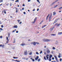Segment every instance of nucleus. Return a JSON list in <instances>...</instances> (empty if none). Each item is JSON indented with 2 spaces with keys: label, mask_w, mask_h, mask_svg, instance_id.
I'll list each match as a JSON object with an SVG mask.
<instances>
[{
  "label": "nucleus",
  "mask_w": 62,
  "mask_h": 62,
  "mask_svg": "<svg viewBox=\"0 0 62 62\" xmlns=\"http://www.w3.org/2000/svg\"><path fill=\"white\" fill-rule=\"evenodd\" d=\"M43 41H50L51 40L49 39H44L43 40Z\"/></svg>",
  "instance_id": "1"
},
{
  "label": "nucleus",
  "mask_w": 62,
  "mask_h": 62,
  "mask_svg": "<svg viewBox=\"0 0 62 62\" xmlns=\"http://www.w3.org/2000/svg\"><path fill=\"white\" fill-rule=\"evenodd\" d=\"M37 19V17H36L34 19V21L32 22V23H35Z\"/></svg>",
  "instance_id": "2"
},
{
  "label": "nucleus",
  "mask_w": 62,
  "mask_h": 62,
  "mask_svg": "<svg viewBox=\"0 0 62 62\" xmlns=\"http://www.w3.org/2000/svg\"><path fill=\"white\" fill-rule=\"evenodd\" d=\"M31 44H33L35 46L36 45V42H33L31 43Z\"/></svg>",
  "instance_id": "3"
},
{
  "label": "nucleus",
  "mask_w": 62,
  "mask_h": 62,
  "mask_svg": "<svg viewBox=\"0 0 62 62\" xmlns=\"http://www.w3.org/2000/svg\"><path fill=\"white\" fill-rule=\"evenodd\" d=\"M24 53L25 55H27V51L26 50L25 51Z\"/></svg>",
  "instance_id": "4"
},
{
  "label": "nucleus",
  "mask_w": 62,
  "mask_h": 62,
  "mask_svg": "<svg viewBox=\"0 0 62 62\" xmlns=\"http://www.w3.org/2000/svg\"><path fill=\"white\" fill-rule=\"evenodd\" d=\"M54 57H55V59L57 62H59V61H58V60L57 59V57H56V56H54Z\"/></svg>",
  "instance_id": "5"
},
{
  "label": "nucleus",
  "mask_w": 62,
  "mask_h": 62,
  "mask_svg": "<svg viewBox=\"0 0 62 62\" xmlns=\"http://www.w3.org/2000/svg\"><path fill=\"white\" fill-rule=\"evenodd\" d=\"M52 15H50L49 17V21L50 22L51 21V17H52Z\"/></svg>",
  "instance_id": "6"
},
{
  "label": "nucleus",
  "mask_w": 62,
  "mask_h": 62,
  "mask_svg": "<svg viewBox=\"0 0 62 62\" xmlns=\"http://www.w3.org/2000/svg\"><path fill=\"white\" fill-rule=\"evenodd\" d=\"M6 39L7 40V41L6 42V43H8V41H9V40H8V37H6Z\"/></svg>",
  "instance_id": "7"
},
{
  "label": "nucleus",
  "mask_w": 62,
  "mask_h": 62,
  "mask_svg": "<svg viewBox=\"0 0 62 62\" xmlns=\"http://www.w3.org/2000/svg\"><path fill=\"white\" fill-rule=\"evenodd\" d=\"M39 56H37V57L35 58V60L36 61H37V60L38 59H39Z\"/></svg>",
  "instance_id": "8"
},
{
  "label": "nucleus",
  "mask_w": 62,
  "mask_h": 62,
  "mask_svg": "<svg viewBox=\"0 0 62 62\" xmlns=\"http://www.w3.org/2000/svg\"><path fill=\"white\" fill-rule=\"evenodd\" d=\"M46 52L48 53H50V51L48 49L46 51Z\"/></svg>",
  "instance_id": "9"
},
{
  "label": "nucleus",
  "mask_w": 62,
  "mask_h": 62,
  "mask_svg": "<svg viewBox=\"0 0 62 62\" xmlns=\"http://www.w3.org/2000/svg\"><path fill=\"white\" fill-rule=\"evenodd\" d=\"M55 25H56L57 26H59L60 25V24H58L57 23L55 24Z\"/></svg>",
  "instance_id": "10"
},
{
  "label": "nucleus",
  "mask_w": 62,
  "mask_h": 62,
  "mask_svg": "<svg viewBox=\"0 0 62 62\" xmlns=\"http://www.w3.org/2000/svg\"><path fill=\"white\" fill-rule=\"evenodd\" d=\"M29 54L30 55H31L32 54V52H30L29 53Z\"/></svg>",
  "instance_id": "11"
},
{
  "label": "nucleus",
  "mask_w": 62,
  "mask_h": 62,
  "mask_svg": "<svg viewBox=\"0 0 62 62\" xmlns=\"http://www.w3.org/2000/svg\"><path fill=\"white\" fill-rule=\"evenodd\" d=\"M21 46H24L25 45V44L24 43H22L20 45Z\"/></svg>",
  "instance_id": "12"
},
{
  "label": "nucleus",
  "mask_w": 62,
  "mask_h": 62,
  "mask_svg": "<svg viewBox=\"0 0 62 62\" xmlns=\"http://www.w3.org/2000/svg\"><path fill=\"white\" fill-rule=\"evenodd\" d=\"M54 27H53L52 28H51L50 29V30L51 31H52L53 30V29H54Z\"/></svg>",
  "instance_id": "13"
},
{
  "label": "nucleus",
  "mask_w": 62,
  "mask_h": 62,
  "mask_svg": "<svg viewBox=\"0 0 62 62\" xmlns=\"http://www.w3.org/2000/svg\"><path fill=\"white\" fill-rule=\"evenodd\" d=\"M51 35L53 36H56V34H52Z\"/></svg>",
  "instance_id": "14"
},
{
  "label": "nucleus",
  "mask_w": 62,
  "mask_h": 62,
  "mask_svg": "<svg viewBox=\"0 0 62 62\" xmlns=\"http://www.w3.org/2000/svg\"><path fill=\"white\" fill-rule=\"evenodd\" d=\"M59 19H57V20H55L54 22V23H56V21H57L58 20H59Z\"/></svg>",
  "instance_id": "15"
},
{
  "label": "nucleus",
  "mask_w": 62,
  "mask_h": 62,
  "mask_svg": "<svg viewBox=\"0 0 62 62\" xmlns=\"http://www.w3.org/2000/svg\"><path fill=\"white\" fill-rule=\"evenodd\" d=\"M18 27L17 26V25H16L14 27V28H17V27Z\"/></svg>",
  "instance_id": "16"
},
{
  "label": "nucleus",
  "mask_w": 62,
  "mask_h": 62,
  "mask_svg": "<svg viewBox=\"0 0 62 62\" xmlns=\"http://www.w3.org/2000/svg\"><path fill=\"white\" fill-rule=\"evenodd\" d=\"M61 34H62V32H59L58 33V35H61Z\"/></svg>",
  "instance_id": "17"
},
{
  "label": "nucleus",
  "mask_w": 62,
  "mask_h": 62,
  "mask_svg": "<svg viewBox=\"0 0 62 62\" xmlns=\"http://www.w3.org/2000/svg\"><path fill=\"white\" fill-rule=\"evenodd\" d=\"M14 61H16V62H20V61H18V60H14Z\"/></svg>",
  "instance_id": "18"
},
{
  "label": "nucleus",
  "mask_w": 62,
  "mask_h": 62,
  "mask_svg": "<svg viewBox=\"0 0 62 62\" xmlns=\"http://www.w3.org/2000/svg\"><path fill=\"white\" fill-rule=\"evenodd\" d=\"M59 5V4H58V5H55V7H54V8H56V7H57V6H58Z\"/></svg>",
  "instance_id": "19"
},
{
  "label": "nucleus",
  "mask_w": 62,
  "mask_h": 62,
  "mask_svg": "<svg viewBox=\"0 0 62 62\" xmlns=\"http://www.w3.org/2000/svg\"><path fill=\"white\" fill-rule=\"evenodd\" d=\"M6 10H7V9L4 10V13L5 14H6Z\"/></svg>",
  "instance_id": "20"
},
{
  "label": "nucleus",
  "mask_w": 62,
  "mask_h": 62,
  "mask_svg": "<svg viewBox=\"0 0 62 62\" xmlns=\"http://www.w3.org/2000/svg\"><path fill=\"white\" fill-rule=\"evenodd\" d=\"M51 60H52L51 59V57H50V58H49V61H51Z\"/></svg>",
  "instance_id": "21"
},
{
  "label": "nucleus",
  "mask_w": 62,
  "mask_h": 62,
  "mask_svg": "<svg viewBox=\"0 0 62 62\" xmlns=\"http://www.w3.org/2000/svg\"><path fill=\"white\" fill-rule=\"evenodd\" d=\"M13 58H14V59H17V58H18V57H14Z\"/></svg>",
  "instance_id": "22"
},
{
  "label": "nucleus",
  "mask_w": 62,
  "mask_h": 62,
  "mask_svg": "<svg viewBox=\"0 0 62 62\" xmlns=\"http://www.w3.org/2000/svg\"><path fill=\"white\" fill-rule=\"evenodd\" d=\"M55 14H56V13L55 12H53V15H55Z\"/></svg>",
  "instance_id": "23"
},
{
  "label": "nucleus",
  "mask_w": 62,
  "mask_h": 62,
  "mask_svg": "<svg viewBox=\"0 0 62 62\" xmlns=\"http://www.w3.org/2000/svg\"><path fill=\"white\" fill-rule=\"evenodd\" d=\"M43 21H44L43 20H42L41 22L40 23H39V24H41V23H42V22H43Z\"/></svg>",
  "instance_id": "24"
},
{
  "label": "nucleus",
  "mask_w": 62,
  "mask_h": 62,
  "mask_svg": "<svg viewBox=\"0 0 62 62\" xmlns=\"http://www.w3.org/2000/svg\"><path fill=\"white\" fill-rule=\"evenodd\" d=\"M53 57V56L52 55H50L49 56V58L50 57L51 58V57Z\"/></svg>",
  "instance_id": "25"
},
{
  "label": "nucleus",
  "mask_w": 62,
  "mask_h": 62,
  "mask_svg": "<svg viewBox=\"0 0 62 62\" xmlns=\"http://www.w3.org/2000/svg\"><path fill=\"white\" fill-rule=\"evenodd\" d=\"M17 21H18V23H19V22H21V21L19 20H17Z\"/></svg>",
  "instance_id": "26"
},
{
  "label": "nucleus",
  "mask_w": 62,
  "mask_h": 62,
  "mask_svg": "<svg viewBox=\"0 0 62 62\" xmlns=\"http://www.w3.org/2000/svg\"><path fill=\"white\" fill-rule=\"evenodd\" d=\"M49 14H48V15L47 16V17H46V20H47V19L48 18V17L49 16Z\"/></svg>",
  "instance_id": "27"
},
{
  "label": "nucleus",
  "mask_w": 62,
  "mask_h": 62,
  "mask_svg": "<svg viewBox=\"0 0 62 62\" xmlns=\"http://www.w3.org/2000/svg\"><path fill=\"white\" fill-rule=\"evenodd\" d=\"M36 54H38V55L39 54L38 52H36Z\"/></svg>",
  "instance_id": "28"
},
{
  "label": "nucleus",
  "mask_w": 62,
  "mask_h": 62,
  "mask_svg": "<svg viewBox=\"0 0 62 62\" xmlns=\"http://www.w3.org/2000/svg\"><path fill=\"white\" fill-rule=\"evenodd\" d=\"M40 61V59H39L38 60V62H39Z\"/></svg>",
  "instance_id": "29"
},
{
  "label": "nucleus",
  "mask_w": 62,
  "mask_h": 62,
  "mask_svg": "<svg viewBox=\"0 0 62 62\" xmlns=\"http://www.w3.org/2000/svg\"><path fill=\"white\" fill-rule=\"evenodd\" d=\"M53 50H55V48L54 47H53Z\"/></svg>",
  "instance_id": "30"
},
{
  "label": "nucleus",
  "mask_w": 62,
  "mask_h": 62,
  "mask_svg": "<svg viewBox=\"0 0 62 62\" xmlns=\"http://www.w3.org/2000/svg\"><path fill=\"white\" fill-rule=\"evenodd\" d=\"M62 7L59 8V9H62Z\"/></svg>",
  "instance_id": "31"
},
{
  "label": "nucleus",
  "mask_w": 62,
  "mask_h": 62,
  "mask_svg": "<svg viewBox=\"0 0 62 62\" xmlns=\"http://www.w3.org/2000/svg\"><path fill=\"white\" fill-rule=\"evenodd\" d=\"M44 59H45V60H47V59H46V58H45V57H44Z\"/></svg>",
  "instance_id": "32"
},
{
  "label": "nucleus",
  "mask_w": 62,
  "mask_h": 62,
  "mask_svg": "<svg viewBox=\"0 0 62 62\" xmlns=\"http://www.w3.org/2000/svg\"><path fill=\"white\" fill-rule=\"evenodd\" d=\"M1 28H3L4 27V26L3 25H1Z\"/></svg>",
  "instance_id": "33"
},
{
  "label": "nucleus",
  "mask_w": 62,
  "mask_h": 62,
  "mask_svg": "<svg viewBox=\"0 0 62 62\" xmlns=\"http://www.w3.org/2000/svg\"><path fill=\"white\" fill-rule=\"evenodd\" d=\"M36 42V44H39V42Z\"/></svg>",
  "instance_id": "34"
},
{
  "label": "nucleus",
  "mask_w": 62,
  "mask_h": 62,
  "mask_svg": "<svg viewBox=\"0 0 62 62\" xmlns=\"http://www.w3.org/2000/svg\"><path fill=\"white\" fill-rule=\"evenodd\" d=\"M42 51H41L40 53V54H42Z\"/></svg>",
  "instance_id": "35"
},
{
  "label": "nucleus",
  "mask_w": 62,
  "mask_h": 62,
  "mask_svg": "<svg viewBox=\"0 0 62 62\" xmlns=\"http://www.w3.org/2000/svg\"><path fill=\"white\" fill-rule=\"evenodd\" d=\"M3 2V0H0V2Z\"/></svg>",
  "instance_id": "36"
},
{
  "label": "nucleus",
  "mask_w": 62,
  "mask_h": 62,
  "mask_svg": "<svg viewBox=\"0 0 62 62\" xmlns=\"http://www.w3.org/2000/svg\"><path fill=\"white\" fill-rule=\"evenodd\" d=\"M19 2L18 0H17L15 1V2Z\"/></svg>",
  "instance_id": "37"
},
{
  "label": "nucleus",
  "mask_w": 62,
  "mask_h": 62,
  "mask_svg": "<svg viewBox=\"0 0 62 62\" xmlns=\"http://www.w3.org/2000/svg\"><path fill=\"white\" fill-rule=\"evenodd\" d=\"M10 36V34H8V38H9V37Z\"/></svg>",
  "instance_id": "38"
},
{
  "label": "nucleus",
  "mask_w": 62,
  "mask_h": 62,
  "mask_svg": "<svg viewBox=\"0 0 62 62\" xmlns=\"http://www.w3.org/2000/svg\"><path fill=\"white\" fill-rule=\"evenodd\" d=\"M13 43H15V40H14L13 41Z\"/></svg>",
  "instance_id": "39"
},
{
  "label": "nucleus",
  "mask_w": 62,
  "mask_h": 62,
  "mask_svg": "<svg viewBox=\"0 0 62 62\" xmlns=\"http://www.w3.org/2000/svg\"><path fill=\"white\" fill-rule=\"evenodd\" d=\"M0 30H1L2 31H3V29H2V28H0Z\"/></svg>",
  "instance_id": "40"
},
{
  "label": "nucleus",
  "mask_w": 62,
  "mask_h": 62,
  "mask_svg": "<svg viewBox=\"0 0 62 62\" xmlns=\"http://www.w3.org/2000/svg\"><path fill=\"white\" fill-rule=\"evenodd\" d=\"M33 11H35V9H34L32 10Z\"/></svg>",
  "instance_id": "41"
},
{
  "label": "nucleus",
  "mask_w": 62,
  "mask_h": 62,
  "mask_svg": "<svg viewBox=\"0 0 62 62\" xmlns=\"http://www.w3.org/2000/svg\"><path fill=\"white\" fill-rule=\"evenodd\" d=\"M32 61H33L34 62L35 61V60H34V59H33L32 60Z\"/></svg>",
  "instance_id": "42"
},
{
  "label": "nucleus",
  "mask_w": 62,
  "mask_h": 62,
  "mask_svg": "<svg viewBox=\"0 0 62 62\" xmlns=\"http://www.w3.org/2000/svg\"><path fill=\"white\" fill-rule=\"evenodd\" d=\"M44 27H45V26H44V25L42 27V28H44Z\"/></svg>",
  "instance_id": "43"
},
{
  "label": "nucleus",
  "mask_w": 62,
  "mask_h": 62,
  "mask_svg": "<svg viewBox=\"0 0 62 62\" xmlns=\"http://www.w3.org/2000/svg\"><path fill=\"white\" fill-rule=\"evenodd\" d=\"M23 13H24V14H26V13H25V12H24Z\"/></svg>",
  "instance_id": "44"
},
{
  "label": "nucleus",
  "mask_w": 62,
  "mask_h": 62,
  "mask_svg": "<svg viewBox=\"0 0 62 62\" xmlns=\"http://www.w3.org/2000/svg\"><path fill=\"white\" fill-rule=\"evenodd\" d=\"M60 61H62V59L61 58L60 59Z\"/></svg>",
  "instance_id": "45"
},
{
  "label": "nucleus",
  "mask_w": 62,
  "mask_h": 62,
  "mask_svg": "<svg viewBox=\"0 0 62 62\" xmlns=\"http://www.w3.org/2000/svg\"><path fill=\"white\" fill-rule=\"evenodd\" d=\"M39 9L38 8L37 10V11H39Z\"/></svg>",
  "instance_id": "46"
},
{
  "label": "nucleus",
  "mask_w": 62,
  "mask_h": 62,
  "mask_svg": "<svg viewBox=\"0 0 62 62\" xmlns=\"http://www.w3.org/2000/svg\"><path fill=\"white\" fill-rule=\"evenodd\" d=\"M58 57L59 58H60V57H61L59 55H58Z\"/></svg>",
  "instance_id": "47"
},
{
  "label": "nucleus",
  "mask_w": 62,
  "mask_h": 62,
  "mask_svg": "<svg viewBox=\"0 0 62 62\" xmlns=\"http://www.w3.org/2000/svg\"><path fill=\"white\" fill-rule=\"evenodd\" d=\"M0 39H2V36H0Z\"/></svg>",
  "instance_id": "48"
},
{
  "label": "nucleus",
  "mask_w": 62,
  "mask_h": 62,
  "mask_svg": "<svg viewBox=\"0 0 62 62\" xmlns=\"http://www.w3.org/2000/svg\"><path fill=\"white\" fill-rule=\"evenodd\" d=\"M4 45H2V47H4Z\"/></svg>",
  "instance_id": "49"
},
{
  "label": "nucleus",
  "mask_w": 62,
  "mask_h": 62,
  "mask_svg": "<svg viewBox=\"0 0 62 62\" xmlns=\"http://www.w3.org/2000/svg\"><path fill=\"white\" fill-rule=\"evenodd\" d=\"M37 1L38 2H39V0H37Z\"/></svg>",
  "instance_id": "50"
},
{
  "label": "nucleus",
  "mask_w": 62,
  "mask_h": 62,
  "mask_svg": "<svg viewBox=\"0 0 62 62\" xmlns=\"http://www.w3.org/2000/svg\"><path fill=\"white\" fill-rule=\"evenodd\" d=\"M22 23V22H20L19 23V24H21V23Z\"/></svg>",
  "instance_id": "51"
},
{
  "label": "nucleus",
  "mask_w": 62,
  "mask_h": 62,
  "mask_svg": "<svg viewBox=\"0 0 62 62\" xmlns=\"http://www.w3.org/2000/svg\"><path fill=\"white\" fill-rule=\"evenodd\" d=\"M54 57H53L52 58V59L53 60H54Z\"/></svg>",
  "instance_id": "52"
},
{
  "label": "nucleus",
  "mask_w": 62,
  "mask_h": 62,
  "mask_svg": "<svg viewBox=\"0 0 62 62\" xmlns=\"http://www.w3.org/2000/svg\"><path fill=\"white\" fill-rule=\"evenodd\" d=\"M16 33H18V31H16Z\"/></svg>",
  "instance_id": "53"
},
{
  "label": "nucleus",
  "mask_w": 62,
  "mask_h": 62,
  "mask_svg": "<svg viewBox=\"0 0 62 62\" xmlns=\"http://www.w3.org/2000/svg\"><path fill=\"white\" fill-rule=\"evenodd\" d=\"M24 8H22V10H24Z\"/></svg>",
  "instance_id": "54"
},
{
  "label": "nucleus",
  "mask_w": 62,
  "mask_h": 62,
  "mask_svg": "<svg viewBox=\"0 0 62 62\" xmlns=\"http://www.w3.org/2000/svg\"><path fill=\"white\" fill-rule=\"evenodd\" d=\"M46 58L47 59H48L49 58V57H46Z\"/></svg>",
  "instance_id": "55"
},
{
  "label": "nucleus",
  "mask_w": 62,
  "mask_h": 62,
  "mask_svg": "<svg viewBox=\"0 0 62 62\" xmlns=\"http://www.w3.org/2000/svg\"><path fill=\"white\" fill-rule=\"evenodd\" d=\"M44 48H46V46H44Z\"/></svg>",
  "instance_id": "56"
},
{
  "label": "nucleus",
  "mask_w": 62,
  "mask_h": 62,
  "mask_svg": "<svg viewBox=\"0 0 62 62\" xmlns=\"http://www.w3.org/2000/svg\"><path fill=\"white\" fill-rule=\"evenodd\" d=\"M2 45H0V47H1V46L2 47Z\"/></svg>",
  "instance_id": "57"
},
{
  "label": "nucleus",
  "mask_w": 62,
  "mask_h": 62,
  "mask_svg": "<svg viewBox=\"0 0 62 62\" xmlns=\"http://www.w3.org/2000/svg\"><path fill=\"white\" fill-rule=\"evenodd\" d=\"M16 13H17V12H18V10H16Z\"/></svg>",
  "instance_id": "58"
},
{
  "label": "nucleus",
  "mask_w": 62,
  "mask_h": 62,
  "mask_svg": "<svg viewBox=\"0 0 62 62\" xmlns=\"http://www.w3.org/2000/svg\"><path fill=\"white\" fill-rule=\"evenodd\" d=\"M30 1H31V0H28V2H30Z\"/></svg>",
  "instance_id": "59"
},
{
  "label": "nucleus",
  "mask_w": 62,
  "mask_h": 62,
  "mask_svg": "<svg viewBox=\"0 0 62 62\" xmlns=\"http://www.w3.org/2000/svg\"><path fill=\"white\" fill-rule=\"evenodd\" d=\"M59 55H61V54L60 53H59Z\"/></svg>",
  "instance_id": "60"
},
{
  "label": "nucleus",
  "mask_w": 62,
  "mask_h": 62,
  "mask_svg": "<svg viewBox=\"0 0 62 62\" xmlns=\"http://www.w3.org/2000/svg\"><path fill=\"white\" fill-rule=\"evenodd\" d=\"M25 6V5L24 4H23V7H24V6Z\"/></svg>",
  "instance_id": "61"
},
{
  "label": "nucleus",
  "mask_w": 62,
  "mask_h": 62,
  "mask_svg": "<svg viewBox=\"0 0 62 62\" xmlns=\"http://www.w3.org/2000/svg\"><path fill=\"white\" fill-rule=\"evenodd\" d=\"M9 4H6V6H8V5H9Z\"/></svg>",
  "instance_id": "62"
},
{
  "label": "nucleus",
  "mask_w": 62,
  "mask_h": 62,
  "mask_svg": "<svg viewBox=\"0 0 62 62\" xmlns=\"http://www.w3.org/2000/svg\"><path fill=\"white\" fill-rule=\"evenodd\" d=\"M26 60H28V58H27L26 59Z\"/></svg>",
  "instance_id": "63"
},
{
  "label": "nucleus",
  "mask_w": 62,
  "mask_h": 62,
  "mask_svg": "<svg viewBox=\"0 0 62 62\" xmlns=\"http://www.w3.org/2000/svg\"><path fill=\"white\" fill-rule=\"evenodd\" d=\"M15 32V31H13V32Z\"/></svg>",
  "instance_id": "64"
}]
</instances>
